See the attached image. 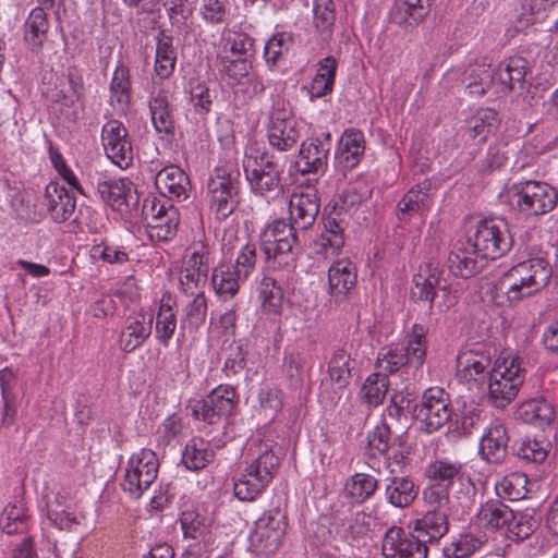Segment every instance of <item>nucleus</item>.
<instances>
[{"instance_id": "obj_1", "label": "nucleus", "mask_w": 558, "mask_h": 558, "mask_svg": "<svg viewBox=\"0 0 558 558\" xmlns=\"http://www.w3.org/2000/svg\"><path fill=\"white\" fill-rule=\"evenodd\" d=\"M551 266L543 257L520 262L506 271L499 280L510 302L520 301L543 290L550 281Z\"/></svg>"}, {"instance_id": "obj_2", "label": "nucleus", "mask_w": 558, "mask_h": 558, "mask_svg": "<svg viewBox=\"0 0 558 558\" xmlns=\"http://www.w3.org/2000/svg\"><path fill=\"white\" fill-rule=\"evenodd\" d=\"M524 379L525 369L519 357L496 360L488 372V402L497 409H505L514 400Z\"/></svg>"}, {"instance_id": "obj_3", "label": "nucleus", "mask_w": 558, "mask_h": 558, "mask_svg": "<svg viewBox=\"0 0 558 558\" xmlns=\"http://www.w3.org/2000/svg\"><path fill=\"white\" fill-rule=\"evenodd\" d=\"M298 228L283 219L268 225L260 235V250L272 268L290 267L295 260L299 244Z\"/></svg>"}, {"instance_id": "obj_4", "label": "nucleus", "mask_w": 558, "mask_h": 558, "mask_svg": "<svg viewBox=\"0 0 558 558\" xmlns=\"http://www.w3.org/2000/svg\"><path fill=\"white\" fill-rule=\"evenodd\" d=\"M410 296L414 301L428 302L430 311L437 310L440 313L447 312L457 303L456 294L441 284L440 276L437 275V268L432 263L426 264L413 277Z\"/></svg>"}, {"instance_id": "obj_5", "label": "nucleus", "mask_w": 558, "mask_h": 558, "mask_svg": "<svg viewBox=\"0 0 558 558\" xmlns=\"http://www.w3.org/2000/svg\"><path fill=\"white\" fill-rule=\"evenodd\" d=\"M284 165L274 155L264 153L259 157L246 156L243 160L245 177L255 194L280 191Z\"/></svg>"}, {"instance_id": "obj_6", "label": "nucleus", "mask_w": 558, "mask_h": 558, "mask_svg": "<svg viewBox=\"0 0 558 558\" xmlns=\"http://www.w3.org/2000/svg\"><path fill=\"white\" fill-rule=\"evenodd\" d=\"M412 415L424 432L430 434L438 430L452 416L448 392L439 387L426 389L420 403L414 405Z\"/></svg>"}, {"instance_id": "obj_7", "label": "nucleus", "mask_w": 558, "mask_h": 558, "mask_svg": "<svg viewBox=\"0 0 558 558\" xmlns=\"http://www.w3.org/2000/svg\"><path fill=\"white\" fill-rule=\"evenodd\" d=\"M517 209L526 217L551 211L558 202L557 191L546 182L525 181L513 186Z\"/></svg>"}, {"instance_id": "obj_8", "label": "nucleus", "mask_w": 558, "mask_h": 558, "mask_svg": "<svg viewBox=\"0 0 558 558\" xmlns=\"http://www.w3.org/2000/svg\"><path fill=\"white\" fill-rule=\"evenodd\" d=\"M470 239L485 262L504 256L513 245L512 234L505 220L481 221L474 236Z\"/></svg>"}, {"instance_id": "obj_9", "label": "nucleus", "mask_w": 558, "mask_h": 558, "mask_svg": "<svg viewBox=\"0 0 558 558\" xmlns=\"http://www.w3.org/2000/svg\"><path fill=\"white\" fill-rule=\"evenodd\" d=\"M227 168H216L207 183V195L210 208L219 220L227 219L236 208L239 191L238 177Z\"/></svg>"}, {"instance_id": "obj_10", "label": "nucleus", "mask_w": 558, "mask_h": 558, "mask_svg": "<svg viewBox=\"0 0 558 558\" xmlns=\"http://www.w3.org/2000/svg\"><path fill=\"white\" fill-rule=\"evenodd\" d=\"M288 522L286 512L279 507L267 510L259 517L250 534L251 546L257 551H274L286 535Z\"/></svg>"}, {"instance_id": "obj_11", "label": "nucleus", "mask_w": 558, "mask_h": 558, "mask_svg": "<svg viewBox=\"0 0 558 558\" xmlns=\"http://www.w3.org/2000/svg\"><path fill=\"white\" fill-rule=\"evenodd\" d=\"M159 463L156 453L142 449L133 454L125 470L122 487L132 497L140 498L157 478Z\"/></svg>"}, {"instance_id": "obj_12", "label": "nucleus", "mask_w": 558, "mask_h": 558, "mask_svg": "<svg viewBox=\"0 0 558 558\" xmlns=\"http://www.w3.org/2000/svg\"><path fill=\"white\" fill-rule=\"evenodd\" d=\"M381 551L385 558H427L426 539L391 526L383 538Z\"/></svg>"}, {"instance_id": "obj_13", "label": "nucleus", "mask_w": 558, "mask_h": 558, "mask_svg": "<svg viewBox=\"0 0 558 558\" xmlns=\"http://www.w3.org/2000/svg\"><path fill=\"white\" fill-rule=\"evenodd\" d=\"M471 239H459L452 245L447 258V267L454 276L463 279L477 275L486 262L477 254Z\"/></svg>"}, {"instance_id": "obj_14", "label": "nucleus", "mask_w": 558, "mask_h": 558, "mask_svg": "<svg viewBox=\"0 0 558 558\" xmlns=\"http://www.w3.org/2000/svg\"><path fill=\"white\" fill-rule=\"evenodd\" d=\"M102 145L109 159L120 168H128L133 161V149L125 126L111 120L102 128Z\"/></svg>"}, {"instance_id": "obj_15", "label": "nucleus", "mask_w": 558, "mask_h": 558, "mask_svg": "<svg viewBox=\"0 0 558 558\" xmlns=\"http://www.w3.org/2000/svg\"><path fill=\"white\" fill-rule=\"evenodd\" d=\"M209 272V253L205 245L201 244L185 260L184 269L181 272L180 283L186 294L204 292L203 288L207 282Z\"/></svg>"}, {"instance_id": "obj_16", "label": "nucleus", "mask_w": 558, "mask_h": 558, "mask_svg": "<svg viewBox=\"0 0 558 558\" xmlns=\"http://www.w3.org/2000/svg\"><path fill=\"white\" fill-rule=\"evenodd\" d=\"M43 205L56 222L68 220L76 222L78 220V217L75 215L76 199L74 195L57 182L47 184Z\"/></svg>"}, {"instance_id": "obj_17", "label": "nucleus", "mask_w": 558, "mask_h": 558, "mask_svg": "<svg viewBox=\"0 0 558 558\" xmlns=\"http://www.w3.org/2000/svg\"><path fill=\"white\" fill-rule=\"evenodd\" d=\"M319 208L316 190L307 189L305 192H294L289 202L290 222L300 230H307L314 225Z\"/></svg>"}, {"instance_id": "obj_18", "label": "nucleus", "mask_w": 558, "mask_h": 558, "mask_svg": "<svg viewBox=\"0 0 558 558\" xmlns=\"http://www.w3.org/2000/svg\"><path fill=\"white\" fill-rule=\"evenodd\" d=\"M492 353L488 350L468 349L457 357V369L464 380L484 383L493 367Z\"/></svg>"}, {"instance_id": "obj_19", "label": "nucleus", "mask_w": 558, "mask_h": 558, "mask_svg": "<svg viewBox=\"0 0 558 558\" xmlns=\"http://www.w3.org/2000/svg\"><path fill=\"white\" fill-rule=\"evenodd\" d=\"M153 315L136 313L125 319L119 335V347L122 351L131 353L140 348L151 335Z\"/></svg>"}, {"instance_id": "obj_20", "label": "nucleus", "mask_w": 558, "mask_h": 558, "mask_svg": "<svg viewBox=\"0 0 558 558\" xmlns=\"http://www.w3.org/2000/svg\"><path fill=\"white\" fill-rule=\"evenodd\" d=\"M509 440L507 427L494 421L481 438L480 453L490 463H501L507 457Z\"/></svg>"}, {"instance_id": "obj_21", "label": "nucleus", "mask_w": 558, "mask_h": 558, "mask_svg": "<svg viewBox=\"0 0 558 558\" xmlns=\"http://www.w3.org/2000/svg\"><path fill=\"white\" fill-rule=\"evenodd\" d=\"M155 184L159 193L169 199L183 202L189 197L190 179L178 166L171 165L161 169L156 174Z\"/></svg>"}, {"instance_id": "obj_22", "label": "nucleus", "mask_w": 558, "mask_h": 558, "mask_svg": "<svg viewBox=\"0 0 558 558\" xmlns=\"http://www.w3.org/2000/svg\"><path fill=\"white\" fill-rule=\"evenodd\" d=\"M142 214L149 230V235L156 236L158 240L167 241L171 239L177 230L175 210L173 208L166 209L163 205L158 208L155 202H150L148 208L147 202L143 205Z\"/></svg>"}, {"instance_id": "obj_23", "label": "nucleus", "mask_w": 558, "mask_h": 558, "mask_svg": "<svg viewBox=\"0 0 558 558\" xmlns=\"http://www.w3.org/2000/svg\"><path fill=\"white\" fill-rule=\"evenodd\" d=\"M97 193L105 203L118 211L128 210L131 204L138 203L136 191L130 182L123 180L98 182Z\"/></svg>"}, {"instance_id": "obj_24", "label": "nucleus", "mask_w": 558, "mask_h": 558, "mask_svg": "<svg viewBox=\"0 0 558 558\" xmlns=\"http://www.w3.org/2000/svg\"><path fill=\"white\" fill-rule=\"evenodd\" d=\"M350 195L345 194L336 202L332 210L323 216L325 232L322 234V245L330 247L333 253L338 252L344 245L343 236V211L347 213V201Z\"/></svg>"}, {"instance_id": "obj_25", "label": "nucleus", "mask_w": 558, "mask_h": 558, "mask_svg": "<svg viewBox=\"0 0 558 558\" xmlns=\"http://www.w3.org/2000/svg\"><path fill=\"white\" fill-rule=\"evenodd\" d=\"M269 144L279 151H287L295 146L299 132L295 122L283 112H274L268 130Z\"/></svg>"}, {"instance_id": "obj_26", "label": "nucleus", "mask_w": 558, "mask_h": 558, "mask_svg": "<svg viewBox=\"0 0 558 558\" xmlns=\"http://www.w3.org/2000/svg\"><path fill=\"white\" fill-rule=\"evenodd\" d=\"M329 151L328 144L318 140H311L301 145L295 166L302 174L317 173L323 171L327 163Z\"/></svg>"}, {"instance_id": "obj_27", "label": "nucleus", "mask_w": 558, "mask_h": 558, "mask_svg": "<svg viewBox=\"0 0 558 558\" xmlns=\"http://www.w3.org/2000/svg\"><path fill=\"white\" fill-rule=\"evenodd\" d=\"M434 0H396L391 20L398 25L417 26L432 10Z\"/></svg>"}, {"instance_id": "obj_28", "label": "nucleus", "mask_w": 558, "mask_h": 558, "mask_svg": "<svg viewBox=\"0 0 558 558\" xmlns=\"http://www.w3.org/2000/svg\"><path fill=\"white\" fill-rule=\"evenodd\" d=\"M329 292L335 298H343L356 284V270L348 259L335 262L328 271Z\"/></svg>"}, {"instance_id": "obj_29", "label": "nucleus", "mask_w": 558, "mask_h": 558, "mask_svg": "<svg viewBox=\"0 0 558 558\" xmlns=\"http://www.w3.org/2000/svg\"><path fill=\"white\" fill-rule=\"evenodd\" d=\"M429 185L426 183L417 184L412 187L399 201L397 206V216L400 220H408L415 214H421L430 208V196L428 194Z\"/></svg>"}, {"instance_id": "obj_30", "label": "nucleus", "mask_w": 558, "mask_h": 558, "mask_svg": "<svg viewBox=\"0 0 558 558\" xmlns=\"http://www.w3.org/2000/svg\"><path fill=\"white\" fill-rule=\"evenodd\" d=\"M151 122L158 133L172 134L174 132V116L168 96L159 92L149 100Z\"/></svg>"}, {"instance_id": "obj_31", "label": "nucleus", "mask_w": 558, "mask_h": 558, "mask_svg": "<svg viewBox=\"0 0 558 558\" xmlns=\"http://www.w3.org/2000/svg\"><path fill=\"white\" fill-rule=\"evenodd\" d=\"M477 518L481 524L493 530L511 525L515 520L513 511L500 500H488L480 508Z\"/></svg>"}, {"instance_id": "obj_32", "label": "nucleus", "mask_w": 558, "mask_h": 558, "mask_svg": "<svg viewBox=\"0 0 558 558\" xmlns=\"http://www.w3.org/2000/svg\"><path fill=\"white\" fill-rule=\"evenodd\" d=\"M245 280L232 264H221L213 271L211 283L215 292L223 300L231 299L239 291L240 282Z\"/></svg>"}, {"instance_id": "obj_33", "label": "nucleus", "mask_w": 558, "mask_h": 558, "mask_svg": "<svg viewBox=\"0 0 558 558\" xmlns=\"http://www.w3.org/2000/svg\"><path fill=\"white\" fill-rule=\"evenodd\" d=\"M365 150L364 134L359 130H348L340 142L339 165L345 169L354 168Z\"/></svg>"}, {"instance_id": "obj_34", "label": "nucleus", "mask_w": 558, "mask_h": 558, "mask_svg": "<svg viewBox=\"0 0 558 558\" xmlns=\"http://www.w3.org/2000/svg\"><path fill=\"white\" fill-rule=\"evenodd\" d=\"M413 530L426 543L438 542L448 533L449 518L426 511L421 519L413 522Z\"/></svg>"}, {"instance_id": "obj_35", "label": "nucleus", "mask_w": 558, "mask_h": 558, "mask_svg": "<svg viewBox=\"0 0 558 558\" xmlns=\"http://www.w3.org/2000/svg\"><path fill=\"white\" fill-rule=\"evenodd\" d=\"M417 493V487L409 476H393L385 492L388 502L399 508L410 506Z\"/></svg>"}, {"instance_id": "obj_36", "label": "nucleus", "mask_w": 558, "mask_h": 558, "mask_svg": "<svg viewBox=\"0 0 558 558\" xmlns=\"http://www.w3.org/2000/svg\"><path fill=\"white\" fill-rule=\"evenodd\" d=\"M191 295L194 298L185 305L183 310L180 327L182 330L196 332L206 324L207 301L204 292H195Z\"/></svg>"}, {"instance_id": "obj_37", "label": "nucleus", "mask_w": 558, "mask_h": 558, "mask_svg": "<svg viewBox=\"0 0 558 558\" xmlns=\"http://www.w3.org/2000/svg\"><path fill=\"white\" fill-rule=\"evenodd\" d=\"M499 123L500 119L495 110L480 109L470 119L465 133L473 140L477 138L480 142H484L497 130Z\"/></svg>"}, {"instance_id": "obj_38", "label": "nucleus", "mask_w": 558, "mask_h": 558, "mask_svg": "<svg viewBox=\"0 0 558 558\" xmlns=\"http://www.w3.org/2000/svg\"><path fill=\"white\" fill-rule=\"evenodd\" d=\"M336 23V5L333 0H315L313 5V24L324 41L331 38Z\"/></svg>"}, {"instance_id": "obj_39", "label": "nucleus", "mask_w": 558, "mask_h": 558, "mask_svg": "<svg viewBox=\"0 0 558 558\" xmlns=\"http://www.w3.org/2000/svg\"><path fill=\"white\" fill-rule=\"evenodd\" d=\"M177 52L171 36L160 32L156 48L155 71L160 78H168L174 70Z\"/></svg>"}, {"instance_id": "obj_40", "label": "nucleus", "mask_w": 558, "mask_h": 558, "mask_svg": "<svg viewBox=\"0 0 558 558\" xmlns=\"http://www.w3.org/2000/svg\"><path fill=\"white\" fill-rule=\"evenodd\" d=\"M214 454V450L209 448L207 441L202 438H193L185 446L182 462L186 469L198 471L211 462Z\"/></svg>"}, {"instance_id": "obj_41", "label": "nucleus", "mask_w": 558, "mask_h": 558, "mask_svg": "<svg viewBox=\"0 0 558 558\" xmlns=\"http://www.w3.org/2000/svg\"><path fill=\"white\" fill-rule=\"evenodd\" d=\"M526 65L527 62L523 58H509L500 63L497 77L508 90H513L517 85L522 88L525 83Z\"/></svg>"}, {"instance_id": "obj_42", "label": "nucleus", "mask_w": 558, "mask_h": 558, "mask_svg": "<svg viewBox=\"0 0 558 558\" xmlns=\"http://www.w3.org/2000/svg\"><path fill=\"white\" fill-rule=\"evenodd\" d=\"M49 23L43 8H35L25 22V40L33 50L41 48L47 39Z\"/></svg>"}, {"instance_id": "obj_43", "label": "nucleus", "mask_w": 558, "mask_h": 558, "mask_svg": "<svg viewBox=\"0 0 558 558\" xmlns=\"http://www.w3.org/2000/svg\"><path fill=\"white\" fill-rule=\"evenodd\" d=\"M427 474L434 484L444 485L449 490L456 482H460L463 476L462 464L445 460H436L429 464Z\"/></svg>"}, {"instance_id": "obj_44", "label": "nucleus", "mask_w": 558, "mask_h": 558, "mask_svg": "<svg viewBox=\"0 0 558 558\" xmlns=\"http://www.w3.org/2000/svg\"><path fill=\"white\" fill-rule=\"evenodd\" d=\"M527 477L523 473H511L496 485L497 495L510 501L523 499L526 494Z\"/></svg>"}, {"instance_id": "obj_45", "label": "nucleus", "mask_w": 558, "mask_h": 558, "mask_svg": "<svg viewBox=\"0 0 558 558\" xmlns=\"http://www.w3.org/2000/svg\"><path fill=\"white\" fill-rule=\"evenodd\" d=\"M484 542L471 533L460 534L444 549L446 558H468L483 546Z\"/></svg>"}, {"instance_id": "obj_46", "label": "nucleus", "mask_w": 558, "mask_h": 558, "mask_svg": "<svg viewBox=\"0 0 558 558\" xmlns=\"http://www.w3.org/2000/svg\"><path fill=\"white\" fill-rule=\"evenodd\" d=\"M279 468V458L271 450L266 448L262 451L247 466L254 476H257L260 481H265L268 485Z\"/></svg>"}, {"instance_id": "obj_47", "label": "nucleus", "mask_w": 558, "mask_h": 558, "mask_svg": "<svg viewBox=\"0 0 558 558\" xmlns=\"http://www.w3.org/2000/svg\"><path fill=\"white\" fill-rule=\"evenodd\" d=\"M423 497L428 512L441 513L449 518L451 513L449 490L439 484H432L423 492Z\"/></svg>"}, {"instance_id": "obj_48", "label": "nucleus", "mask_w": 558, "mask_h": 558, "mask_svg": "<svg viewBox=\"0 0 558 558\" xmlns=\"http://www.w3.org/2000/svg\"><path fill=\"white\" fill-rule=\"evenodd\" d=\"M550 444H544L537 440L531 439H522L520 441H515L512 446L513 453L531 463H543L549 452Z\"/></svg>"}, {"instance_id": "obj_49", "label": "nucleus", "mask_w": 558, "mask_h": 558, "mask_svg": "<svg viewBox=\"0 0 558 558\" xmlns=\"http://www.w3.org/2000/svg\"><path fill=\"white\" fill-rule=\"evenodd\" d=\"M350 361V354L343 349H338L329 362L330 380L341 390L347 387L351 378Z\"/></svg>"}, {"instance_id": "obj_50", "label": "nucleus", "mask_w": 558, "mask_h": 558, "mask_svg": "<svg viewBox=\"0 0 558 558\" xmlns=\"http://www.w3.org/2000/svg\"><path fill=\"white\" fill-rule=\"evenodd\" d=\"M389 380L387 374L380 373L369 375L361 389V396L369 405L380 404L387 393Z\"/></svg>"}, {"instance_id": "obj_51", "label": "nucleus", "mask_w": 558, "mask_h": 558, "mask_svg": "<svg viewBox=\"0 0 558 558\" xmlns=\"http://www.w3.org/2000/svg\"><path fill=\"white\" fill-rule=\"evenodd\" d=\"M265 481H260L257 476L245 468L244 473L234 482V495L243 501L254 500L266 487Z\"/></svg>"}, {"instance_id": "obj_52", "label": "nucleus", "mask_w": 558, "mask_h": 558, "mask_svg": "<svg viewBox=\"0 0 558 558\" xmlns=\"http://www.w3.org/2000/svg\"><path fill=\"white\" fill-rule=\"evenodd\" d=\"M377 488V480L372 475L364 473H356L351 476L347 483V489L350 497L355 502H363L367 500Z\"/></svg>"}, {"instance_id": "obj_53", "label": "nucleus", "mask_w": 558, "mask_h": 558, "mask_svg": "<svg viewBox=\"0 0 558 558\" xmlns=\"http://www.w3.org/2000/svg\"><path fill=\"white\" fill-rule=\"evenodd\" d=\"M177 328V317L169 304H161L156 319V338L163 347L169 345Z\"/></svg>"}, {"instance_id": "obj_54", "label": "nucleus", "mask_w": 558, "mask_h": 558, "mask_svg": "<svg viewBox=\"0 0 558 558\" xmlns=\"http://www.w3.org/2000/svg\"><path fill=\"white\" fill-rule=\"evenodd\" d=\"M259 298L263 301L264 307L268 308L269 312L279 313L283 292L281 287L277 284L276 279L270 277L263 278L259 286Z\"/></svg>"}, {"instance_id": "obj_55", "label": "nucleus", "mask_w": 558, "mask_h": 558, "mask_svg": "<svg viewBox=\"0 0 558 558\" xmlns=\"http://www.w3.org/2000/svg\"><path fill=\"white\" fill-rule=\"evenodd\" d=\"M407 364L413 365L410 354L404 348H389L378 356L376 362L377 367L387 374H395Z\"/></svg>"}, {"instance_id": "obj_56", "label": "nucleus", "mask_w": 558, "mask_h": 558, "mask_svg": "<svg viewBox=\"0 0 558 558\" xmlns=\"http://www.w3.org/2000/svg\"><path fill=\"white\" fill-rule=\"evenodd\" d=\"M0 525L3 532L9 535L22 532L26 527L23 506L9 504L1 513Z\"/></svg>"}, {"instance_id": "obj_57", "label": "nucleus", "mask_w": 558, "mask_h": 558, "mask_svg": "<svg viewBox=\"0 0 558 558\" xmlns=\"http://www.w3.org/2000/svg\"><path fill=\"white\" fill-rule=\"evenodd\" d=\"M111 97L116 98L119 104L126 105L131 97V82L129 69L120 64L116 68L111 83Z\"/></svg>"}, {"instance_id": "obj_58", "label": "nucleus", "mask_w": 558, "mask_h": 558, "mask_svg": "<svg viewBox=\"0 0 558 558\" xmlns=\"http://www.w3.org/2000/svg\"><path fill=\"white\" fill-rule=\"evenodd\" d=\"M235 391L229 386H219L204 398L209 402L208 407H216L220 414L230 415L234 409Z\"/></svg>"}, {"instance_id": "obj_59", "label": "nucleus", "mask_w": 558, "mask_h": 558, "mask_svg": "<svg viewBox=\"0 0 558 558\" xmlns=\"http://www.w3.org/2000/svg\"><path fill=\"white\" fill-rule=\"evenodd\" d=\"M425 329L421 325H414L412 335L404 350L410 354L413 365L417 368L423 365L426 356Z\"/></svg>"}, {"instance_id": "obj_60", "label": "nucleus", "mask_w": 558, "mask_h": 558, "mask_svg": "<svg viewBox=\"0 0 558 558\" xmlns=\"http://www.w3.org/2000/svg\"><path fill=\"white\" fill-rule=\"evenodd\" d=\"M292 46V37L287 33L274 35L265 45L264 54L266 62L276 65L281 56Z\"/></svg>"}, {"instance_id": "obj_61", "label": "nucleus", "mask_w": 558, "mask_h": 558, "mask_svg": "<svg viewBox=\"0 0 558 558\" xmlns=\"http://www.w3.org/2000/svg\"><path fill=\"white\" fill-rule=\"evenodd\" d=\"M180 522L184 537L197 539L207 533L205 518L194 510L183 511Z\"/></svg>"}, {"instance_id": "obj_62", "label": "nucleus", "mask_w": 558, "mask_h": 558, "mask_svg": "<svg viewBox=\"0 0 558 558\" xmlns=\"http://www.w3.org/2000/svg\"><path fill=\"white\" fill-rule=\"evenodd\" d=\"M221 64V71L227 74L234 84H240L244 78L250 77L252 62L246 57L236 59H222Z\"/></svg>"}, {"instance_id": "obj_63", "label": "nucleus", "mask_w": 558, "mask_h": 558, "mask_svg": "<svg viewBox=\"0 0 558 558\" xmlns=\"http://www.w3.org/2000/svg\"><path fill=\"white\" fill-rule=\"evenodd\" d=\"M303 365L304 359L300 353H290L284 357L283 368L290 386L295 390L303 386Z\"/></svg>"}, {"instance_id": "obj_64", "label": "nucleus", "mask_w": 558, "mask_h": 558, "mask_svg": "<svg viewBox=\"0 0 558 558\" xmlns=\"http://www.w3.org/2000/svg\"><path fill=\"white\" fill-rule=\"evenodd\" d=\"M391 430L387 423L377 425L367 436L368 450L385 454L390 446Z\"/></svg>"}]
</instances>
